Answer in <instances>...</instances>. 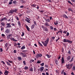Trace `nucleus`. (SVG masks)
I'll return each instance as SVG.
<instances>
[{"label": "nucleus", "instance_id": "obj_1", "mask_svg": "<svg viewBox=\"0 0 75 75\" xmlns=\"http://www.w3.org/2000/svg\"><path fill=\"white\" fill-rule=\"evenodd\" d=\"M49 38H47L46 40V41H45V42L42 41L41 42L43 44L45 47H47V45L48 44V42H49Z\"/></svg>", "mask_w": 75, "mask_h": 75}, {"label": "nucleus", "instance_id": "obj_2", "mask_svg": "<svg viewBox=\"0 0 75 75\" xmlns=\"http://www.w3.org/2000/svg\"><path fill=\"white\" fill-rule=\"evenodd\" d=\"M63 42H68L70 44H72V41L68 40L67 39H64L63 40Z\"/></svg>", "mask_w": 75, "mask_h": 75}, {"label": "nucleus", "instance_id": "obj_3", "mask_svg": "<svg viewBox=\"0 0 75 75\" xmlns=\"http://www.w3.org/2000/svg\"><path fill=\"white\" fill-rule=\"evenodd\" d=\"M41 27L43 29V30L44 31H48V30L47 27L43 26V25H42L41 26Z\"/></svg>", "mask_w": 75, "mask_h": 75}, {"label": "nucleus", "instance_id": "obj_4", "mask_svg": "<svg viewBox=\"0 0 75 75\" xmlns=\"http://www.w3.org/2000/svg\"><path fill=\"white\" fill-rule=\"evenodd\" d=\"M20 55L23 57H27V54H26L22 52H21Z\"/></svg>", "mask_w": 75, "mask_h": 75}, {"label": "nucleus", "instance_id": "obj_5", "mask_svg": "<svg viewBox=\"0 0 75 75\" xmlns=\"http://www.w3.org/2000/svg\"><path fill=\"white\" fill-rule=\"evenodd\" d=\"M42 55V54H36V58H37V59L39 57H41Z\"/></svg>", "mask_w": 75, "mask_h": 75}, {"label": "nucleus", "instance_id": "obj_6", "mask_svg": "<svg viewBox=\"0 0 75 75\" xmlns=\"http://www.w3.org/2000/svg\"><path fill=\"white\" fill-rule=\"evenodd\" d=\"M10 32V30L9 29H7L5 32V34H8Z\"/></svg>", "mask_w": 75, "mask_h": 75}, {"label": "nucleus", "instance_id": "obj_7", "mask_svg": "<svg viewBox=\"0 0 75 75\" xmlns=\"http://www.w3.org/2000/svg\"><path fill=\"white\" fill-rule=\"evenodd\" d=\"M61 63L62 64H65V60H64V56H62V61H61Z\"/></svg>", "mask_w": 75, "mask_h": 75}, {"label": "nucleus", "instance_id": "obj_8", "mask_svg": "<svg viewBox=\"0 0 75 75\" xmlns=\"http://www.w3.org/2000/svg\"><path fill=\"white\" fill-rule=\"evenodd\" d=\"M5 20V21H7V19L6 17H4L2 18V19H1V21H4Z\"/></svg>", "mask_w": 75, "mask_h": 75}, {"label": "nucleus", "instance_id": "obj_9", "mask_svg": "<svg viewBox=\"0 0 75 75\" xmlns=\"http://www.w3.org/2000/svg\"><path fill=\"white\" fill-rule=\"evenodd\" d=\"M11 24L10 23H7L6 24L7 26L6 27L7 28H9L10 27H11V25H10Z\"/></svg>", "mask_w": 75, "mask_h": 75}, {"label": "nucleus", "instance_id": "obj_10", "mask_svg": "<svg viewBox=\"0 0 75 75\" xmlns=\"http://www.w3.org/2000/svg\"><path fill=\"white\" fill-rule=\"evenodd\" d=\"M10 39V40H12V41H15V42H17V41H18V40H15V39H14V38H11Z\"/></svg>", "mask_w": 75, "mask_h": 75}, {"label": "nucleus", "instance_id": "obj_11", "mask_svg": "<svg viewBox=\"0 0 75 75\" xmlns=\"http://www.w3.org/2000/svg\"><path fill=\"white\" fill-rule=\"evenodd\" d=\"M54 61L55 64H56L57 65H58V63H59L58 61V60H57V59H55L54 60Z\"/></svg>", "mask_w": 75, "mask_h": 75}, {"label": "nucleus", "instance_id": "obj_12", "mask_svg": "<svg viewBox=\"0 0 75 75\" xmlns=\"http://www.w3.org/2000/svg\"><path fill=\"white\" fill-rule=\"evenodd\" d=\"M74 56L73 55L72 56V57L71 58V60L70 61V62H72V61L74 60Z\"/></svg>", "mask_w": 75, "mask_h": 75}, {"label": "nucleus", "instance_id": "obj_13", "mask_svg": "<svg viewBox=\"0 0 75 75\" xmlns=\"http://www.w3.org/2000/svg\"><path fill=\"white\" fill-rule=\"evenodd\" d=\"M44 19L46 22H48V23H49V22H50V19H47L45 18H44Z\"/></svg>", "mask_w": 75, "mask_h": 75}, {"label": "nucleus", "instance_id": "obj_14", "mask_svg": "<svg viewBox=\"0 0 75 75\" xmlns=\"http://www.w3.org/2000/svg\"><path fill=\"white\" fill-rule=\"evenodd\" d=\"M44 69V67H41L40 68V71L42 72V71H43Z\"/></svg>", "mask_w": 75, "mask_h": 75}, {"label": "nucleus", "instance_id": "obj_15", "mask_svg": "<svg viewBox=\"0 0 75 75\" xmlns=\"http://www.w3.org/2000/svg\"><path fill=\"white\" fill-rule=\"evenodd\" d=\"M8 71L6 70L5 72H4V74L5 75H8Z\"/></svg>", "mask_w": 75, "mask_h": 75}, {"label": "nucleus", "instance_id": "obj_16", "mask_svg": "<svg viewBox=\"0 0 75 75\" xmlns=\"http://www.w3.org/2000/svg\"><path fill=\"white\" fill-rule=\"evenodd\" d=\"M5 62L8 65V66H11V64L8 62H7V61H5Z\"/></svg>", "mask_w": 75, "mask_h": 75}, {"label": "nucleus", "instance_id": "obj_17", "mask_svg": "<svg viewBox=\"0 0 75 75\" xmlns=\"http://www.w3.org/2000/svg\"><path fill=\"white\" fill-rule=\"evenodd\" d=\"M36 6L37 5L35 4H33L31 5V6H32V7H33V8H34V7L35 8Z\"/></svg>", "mask_w": 75, "mask_h": 75}, {"label": "nucleus", "instance_id": "obj_18", "mask_svg": "<svg viewBox=\"0 0 75 75\" xmlns=\"http://www.w3.org/2000/svg\"><path fill=\"white\" fill-rule=\"evenodd\" d=\"M25 27H26V29L28 31H30V29H29V27H28V26L26 25Z\"/></svg>", "mask_w": 75, "mask_h": 75}, {"label": "nucleus", "instance_id": "obj_19", "mask_svg": "<svg viewBox=\"0 0 75 75\" xmlns=\"http://www.w3.org/2000/svg\"><path fill=\"white\" fill-rule=\"evenodd\" d=\"M18 59L19 61H21L22 59V58H21V57H18Z\"/></svg>", "mask_w": 75, "mask_h": 75}, {"label": "nucleus", "instance_id": "obj_20", "mask_svg": "<svg viewBox=\"0 0 75 75\" xmlns=\"http://www.w3.org/2000/svg\"><path fill=\"white\" fill-rule=\"evenodd\" d=\"M62 16L63 17H65L66 18H68V17L66 15H63Z\"/></svg>", "mask_w": 75, "mask_h": 75}, {"label": "nucleus", "instance_id": "obj_21", "mask_svg": "<svg viewBox=\"0 0 75 75\" xmlns=\"http://www.w3.org/2000/svg\"><path fill=\"white\" fill-rule=\"evenodd\" d=\"M67 60H69L71 59V56H69L67 58Z\"/></svg>", "mask_w": 75, "mask_h": 75}, {"label": "nucleus", "instance_id": "obj_22", "mask_svg": "<svg viewBox=\"0 0 75 75\" xmlns=\"http://www.w3.org/2000/svg\"><path fill=\"white\" fill-rule=\"evenodd\" d=\"M39 12H40V13H41V14H43V13H44V11L39 10Z\"/></svg>", "mask_w": 75, "mask_h": 75}, {"label": "nucleus", "instance_id": "obj_23", "mask_svg": "<svg viewBox=\"0 0 75 75\" xmlns=\"http://www.w3.org/2000/svg\"><path fill=\"white\" fill-rule=\"evenodd\" d=\"M45 25H46V26H50V25L48 24V22H46L45 23Z\"/></svg>", "mask_w": 75, "mask_h": 75}, {"label": "nucleus", "instance_id": "obj_24", "mask_svg": "<svg viewBox=\"0 0 75 75\" xmlns=\"http://www.w3.org/2000/svg\"><path fill=\"white\" fill-rule=\"evenodd\" d=\"M24 69H25V70H27V69H28V67L27 66H25L24 68Z\"/></svg>", "mask_w": 75, "mask_h": 75}, {"label": "nucleus", "instance_id": "obj_25", "mask_svg": "<svg viewBox=\"0 0 75 75\" xmlns=\"http://www.w3.org/2000/svg\"><path fill=\"white\" fill-rule=\"evenodd\" d=\"M60 31L59 30L58 31V33H61V34H62V30H61V29H60Z\"/></svg>", "mask_w": 75, "mask_h": 75}, {"label": "nucleus", "instance_id": "obj_26", "mask_svg": "<svg viewBox=\"0 0 75 75\" xmlns=\"http://www.w3.org/2000/svg\"><path fill=\"white\" fill-rule=\"evenodd\" d=\"M38 43L41 46V47H43V45L41 44V43H40V42H38Z\"/></svg>", "mask_w": 75, "mask_h": 75}, {"label": "nucleus", "instance_id": "obj_27", "mask_svg": "<svg viewBox=\"0 0 75 75\" xmlns=\"http://www.w3.org/2000/svg\"><path fill=\"white\" fill-rule=\"evenodd\" d=\"M18 25H19V26H20V25H21V22H20V21H18Z\"/></svg>", "mask_w": 75, "mask_h": 75}, {"label": "nucleus", "instance_id": "obj_28", "mask_svg": "<svg viewBox=\"0 0 75 75\" xmlns=\"http://www.w3.org/2000/svg\"><path fill=\"white\" fill-rule=\"evenodd\" d=\"M69 67L70 66V64H66V67H67H67Z\"/></svg>", "mask_w": 75, "mask_h": 75}, {"label": "nucleus", "instance_id": "obj_29", "mask_svg": "<svg viewBox=\"0 0 75 75\" xmlns=\"http://www.w3.org/2000/svg\"><path fill=\"white\" fill-rule=\"evenodd\" d=\"M1 24L2 26H4V25H5V23L4 22H2L1 23Z\"/></svg>", "mask_w": 75, "mask_h": 75}, {"label": "nucleus", "instance_id": "obj_30", "mask_svg": "<svg viewBox=\"0 0 75 75\" xmlns=\"http://www.w3.org/2000/svg\"><path fill=\"white\" fill-rule=\"evenodd\" d=\"M17 3V2L16 1H13V4H16Z\"/></svg>", "mask_w": 75, "mask_h": 75}, {"label": "nucleus", "instance_id": "obj_31", "mask_svg": "<svg viewBox=\"0 0 75 75\" xmlns=\"http://www.w3.org/2000/svg\"><path fill=\"white\" fill-rule=\"evenodd\" d=\"M58 24V21H56V22H54V24H55V25H57Z\"/></svg>", "mask_w": 75, "mask_h": 75}, {"label": "nucleus", "instance_id": "obj_32", "mask_svg": "<svg viewBox=\"0 0 75 75\" xmlns=\"http://www.w3.org/2000/svg\"><path fill=\"white\" fill-rule=\"evenodd\" d=\"M17 9H15V10H13V13H17Z\"/></svg>", "mask_w": 75, "mask_h": 75}, {"label": "nucleus", "instance_id": "obj_33", "mask_svg": "<svg viewBox=\"0 0 75 75\" xmlns=\"http://www.w3.org/2000/svg\"><path fill=\"white\" fill-rule=\"evenodd\" d=\"M29 71H33V68L31 67V68H30V69Z\"/></svg>", "mask_w": 75, "mask_h": 75}, {"label": "nucleus", "instance_id": "obj_34", "mask_svg": "<svg viewBox=\"0 0 75 75\" xmlns=\"http://www.w3.org/2000/svg\"><path fill=\"white\" fill-rule=\"evenodd\" d=\"M25 47L24 46H23L21 48V50H24V49H25Z\"/></svg>", "mask_w": 75, "mask_h": 75}, {"label": "nucleus", "instance_id": "obj_35", "mask_svg": "<svg viewBox=\"0 0 75 75\" xmlns=\"http://www.w3.org/2000/svg\"><path fill=\"white\" fill-rule=\"evenodd\" d=\"M50 28L51 30H53L54 29V27H52V26H50Z\"/></svg>", "mask_w": 75, "mask_h": 75}, {"label": "nucleus", "instance_id": "obj_36", "mask_svg": "<svg viewBox=\"0 0 75 75\" xmlns=\"http://www.w3.org/2000/svg\"><path fill=\"white\" fill-rule=\"evenodd\" d=\"M15 18H16V20H17L18 21L19 20V18H18V17L17 16H16Z\"/></svg>", "mask_w": 75, "mask_h": 75}, {"label": "nucleus", "instance_id": "obj_37", "mask_svg": "<svg viewBox=\"0 0 75 75\" xmlns=\"http://www.w3.org/2000/svg\"><path fill=\"white\" fill-rule=\"evenodd\" d=\"M35 27V24L31 26V28H34Z\"/></svg>", "mask_w": 75, "mask_h": 75}, {"label": "nucleus", "instance_id": "obj_38", "mask_svg": "<svg viewBox=\"0 0 75 75\" xmlns=\"http://www.w3.org/2000/svg\"><path fill=\"white\" fill-rule=\"evenodd\" d=\"M34 60L31 59L30 61V62L31 63H32V62H34Z\"/></svg>", "mask_w": 75, "mask_h": 75}, {"label": "nucleus", "instance_id": "obj_39", "mask_svg": "<svg viewBox=\"0 0 75 75\" xmlns=\"http://www.w3.org/2000/svg\"><path fill=\"white\" fill-rule=\"evenodd\" d=\"M46 56L48 58H51V56H50L48 54H47Z\"/></svg>", "mask_w": 75, "mask_h": 75}, {"label": "nucleus", "instance_id": "obj_40", "mask_svg": "<svg viewBox=\"0 0 75 75\" xmlns=\"http://www.w3.org/2000/svg\"><path fill=\"white\" fill-rule=\"evenodd\" d=\"M68 52V54H69V55H71V51L70 50H69Z\"/></svg>", "mask_w": 75, "mask_h": 75}, {"label": "nucleus", "instance_id": "obj_41", "mask_svg": "<svg viewBox=\"0 0 75 75\" xmlns=\"http://www.w3.org/2000/svg\"><path fill=\"white\" fill-rule=\"evenodd\" d=\"M68 10L69 11H72V10L71 9V8H68Z\"/></svg>", "mask_w": 75, "mask_h": 75}, {"label": "nucleus", "instance_id": "obj_42", "mask_svg": "<svg viewBox=\"0 0 75 75\" xmlns=\"http://www.w3.org/2000/svg\"><path fill=\"white\" fill-rule=\"evenodd\" d=\"M1 62L3 64H4V65H6V63H5V62H4L3 61H1Z\"/></svg>", "mask_w": 75, "mask_h": 75}, {"label": "nucleus", "instance_id": "obj_43", "mask_svg": "<svg viewBox=\"0 0 75 75\" xmlns=\"http://www.w3.org/2000/svg\"><path fill=\"white\" fill-rule=\"evenodd\" d=\"M41 61L39 60V61H38L37 63V64H40V63H41Z\"/></svg>", "mask_w": 75, "mask_h": 75}, {"label": "nucleus", "instance_id": "obj_44", "mask_svg": "<svg viewBox=\"0 0 75 75\" xmlns=\"http://www.w3.org/2000/svg\"><path fill=\"white\" fill-rule=\"evenodd\" d=\"M43 16H44V17H46L47 18H48V15H47L45 14H43Z\"/></svg>", "mask_w": 75, "mask_h": 75}, {"label": "nucleus", "instance_id": "obj_45", "mask_svg": "<svg viewBox=\"0 0 75 75\" xmlns=\"http://www.w3.org/2000/svg\"><path fill=\"white\" fill-rule=\"evenodd\" d=\"M10 13H11L12 14H13V10H11L10 11Z\"/></svg>", "mask_w": 75, "mask_h": 75}, {"label": "nucleus", "instance_id": "obj_46", "mask_svg": "<svg viewBox=\"0 0 75 75\" xmlns=\"http://www.w3.org/2000/svg\"><path fill=\"white\" fill-rule=\"evenodd\" d=\"M8 35L9 36V37H12V36H13V34H10L9 35Z\"/></svg>", "mask_w": 75, "mask_h": 75}, {"label": "nucleus", "instance_id": "obj_47", "mask_svg": "<svg viewBox=\"0 0 75 75\" xmlns=\"http://www.w3.org/2000/svg\"><path fill=\"white\" fill-rule=\"evenodd\" d=\"M25 21H26L27 23H30V21H28V20L27 19H25Z\"/></svg>", "mask_w": 75, "mask_h": 75}, {"label": "nucleus", "instance_id": "obj_48", "mask_svg": "<svg viewBox=\"0 0 75 75\" xmlns=\"http://www.w3.org/2000/svg\"><path fill=\"white\" fill-rule=\"evenodd\" d=\"M23 63L24 64V65H26L25 62V61H23Z\"/></svg>", "mask_w": 75, "mask_h": 75}, {"label": "nucleus", "instance_id": "obj_49", "mask_svg": "<svg viewBox=\"0 0 75 75\" xmlns=\"http://www.w3.org/2000/svg\"><path fill=\"white\" fill-rule=\"evenodd\" d=\"M73 71H75V67L73 66L72 68Z\"/></svg>", "mask_w": 75, "mask_h": 75}, {"label": "nucleus", "instance_id": "obj_50", "mask_svg": "<svg viewBox=\"0 0 75 75\" xmlns=\"http://www.w3.org/2000/svg\"><path fill=\"white\" fill-rule=\"evenodd\" d=\"M26 18L27 19V20H28V21H30V20H31V19L30 18H29L27 17H26Z\"/></svg>", "mask_w": 75, "mask_h": 75}, {"label": "nucleus", "instance_id": "obj_51", "mask_svg": "<svg viewBox=\"0 0 75 75\" xmlns=\"http://www.w3.org/2000/svg\"><path fill=\"white\" fill-rule=\"evenodd\" d=\"M22 34L21 35L22 37H23L24 35V33L22 32Z\"/></svg>", "mask_w": 75, "mask_h": 75}, {"label": "nucleus", "instance_id": "obj_52", "mask_svg": "<svg viewBox=\"0 0 75 75\" xmlns=\"http://www.w3.org/2000/svg\"><path fill=\"white\" fill-rule=\"evenodd\" d=\"M7 38H8V39H10V38H10V37L8 35H7Z\"/></svg>", "mask_w": 75, "mask_h": 75}, {"label": "nucleus", "instance_id": "obj_53", "mask_svg": "<svg viewBox=\"0 0 75 75\" xmlns=\"http://www.w3.org/2000/svg\"><path fill=\"white\" fill-rule=\"evenodd\" d=\"M67 33V31L65 30L63 32V33H65V34H66Z\"/></svg>", "mask_w": 75, "mask_h": 75}, {"label": "nucleus", "instance_id": "obj_54", "mask_svg": "<svg viewBox=\"0 0 75 75\" xmlns=\"http://www.w3.org/2000/svg\"><path fill=\"white\" fill-rule=\"evenodd\" d=\"M44 63H42V64H40V65H41V66H44Z\"/></svg>", "mask_w": 75, "mask_h": 75}, {"label": "nucleus", "instance_id": "obj_55", "mask_svg": "<svg viewBox=\"0 0 75 75\" xmlns=\"http://www.w3.org/2000/svg\"><path fill=\"white\" fill-rule=\"evenodd\" d=\"M8 46V44L6 43L5 45V47L6 48V47H7V46Z\"/></svg>", "mask_w": 75, "mask_h": 75}, {"label": "nucleus", "instance_id": "obj_56", "mask_svg": "<svg viewBox=\"0 0 75 75\" xmlns=\"http://www.w3.org/2000/svg\"><path fill=\"white\" fill-rule=\"evenodd\" d=\"M22 52H27V50H23Z\"/></svg>", "mask_w": 75, "mask_h": 75}, {"label": "nucleus", "instance_id": "obj_57", "mask_svg": "<svg viewBox=\"0 0 75 75\" xmlns=\"http://www.w3.org/2000/svg\"><path fill=\"white\" fill-rule=\"evenodd\" d=\"M11 25H12V26H15V24L13 23H12L11 24Z\"/></svg>", "mask_w": 75, "mask_h": 75}, {"label": "nucleus", "instance_id": "obj_58", "mask_svg": "<svg viewBox=\"0 0 75 75\" xmlns=\"http://www.w3.org/2000/svg\"><path fill=\"white\" fill-rule=\"evenodd\" d=\"M0 52H3V49H2V48H1L0 49Z\"/></svg>", "mask_w": 75, "mask_h": 75}, {"label": "nucleus", "instance_id": "obj_59", "mask_svg": "<svg viewBox=\"0 0 75 75\" xmlns=\"http://www.w3.org/2000/svg\"><path fill=\"white\" fill-rule=\"evenodd\" d=\"M25 3H26V1H23L22 4H25Z\"/></svg>", "mask_w": 75, "mask_h": 75}, {"label": "nucleus", "instance_id": "obj_60", "mask_svg": "<svg viewBox=\"0 0 75 75\" xmlns=\"http://www.w3.org/2000/svg\"><path fill=\"white\" fill-rule=\"evenodd\" d=\"M59 39H60V38H58V39H57L56 40V42H57V41H58V40H59Z\"/></svg>", "mask_w": 75, "mask_h": 75}, {"label": "nucleus", "instance_id": "obj_61", "mask_svg": "<svg viewBox=\"0 0 75 75\" xmlns=\"http://www.w3.org/2000/svg\"><path fill=\"white\" fill-rule=\"evenodd\" d=\"M45 67L46 68H48V66L47 65H45Z\"/></svg>", "mask_w": 75, "mask_h": 75}, {"label": "nucleus", "instance_id": "obj_62", "mask_svg": "<svg viewBox=\"0 0 75 75\" xmlns=\"http://www.w3.org/2000/svg\"><path fill=\"white\" fill-rule=\"evenodd\" d=\"M69 35V33L67 32V34L66 35L67 36H68Z\"/></svg>", "mask_w": 75, "mask_h": 75}, {"label": "nucleus", "instance_id": "obj_63", "mask_svg": "<svg viewBox=\"0 0 75 75\" xmlns=\"http://www.w3.org/2000/svg\"><path fill=\"white\" fill-rule=\"evenodd\" d=\"M8 61L10 63H13V61H10L9 60H8Z\"/></svg>", "mask_w": 75, "mask_h": 75}, {"label": "nucleus", "instance_id": "obj_64", "mask_svg": "<svg viewBox=\"0 0 75 75\" xmlns=\"http://www.w3.org/2000/svg\"><path fill=\"white\" fill-rule=\"evenodd\" d=\"M1 35H2V37H3L5 36V35H4V34H1Z\"/></svg>", "mask_w": 75, "mask_h": 75}]
</instances>
